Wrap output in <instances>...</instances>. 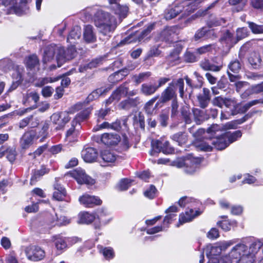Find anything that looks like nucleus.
<instances>
[{"mask_svg":"<svg viewBox=\"0 0 263 263\" xmlns=\"http://www.w3.org/2000/svg\"><path fill=\"white\" fill-rule=\"evenodd\" d=\"M241 65L238 60L232 61L228 65V70L235 74H237L241 69Z\"/></svg>","mask_w":263,"mask_h":263,"instance_id":"50","label":"nucleus"},{"mask_svg":"<svg viewBox=\"0 0 263 263\" xmlns=\"http://www.w3.org/2000/svg\"><path fill=\"white\" fill-rule=\"evenodd\" d=\"M79 201L81 204L86 207H91L95 205H100L102 203L101 200L95 196H90L88 194H84L79 197Z\"/></svg>","mask_w":263,"mask_h":263,"instance_id":"16","label":"nucleus"},{"mask_svg":"<svg viewBox=\"0 0 263 263\" xmlns=\"http://www.w3.org/2000/svg\"><path fill=\"white\" fill-rule=\"evenodd\" d=\"M108 90L107 89H104L103 88L97 89L88 96L85 102H86V103H88L89 102L98 99L100 96L105 93Z\"/></svg>","mask_w":263,"mask_h":263,"instance_id":"41","label":"nucleus"},{"mask_svg":"<svg viewBox=\"0 0 263 263\" xmlns=\"http://www.w3.org/2000/svg\"><path fill=\"white\" fill-rule=\"evenodd\" d=\"M201 213V212L197 210V209L191 208L189 210L187 209L184 213L180 215L179 223L177 224V227H179L180 225L191 221L195 217L200 215Z\"/></svg>","mask_w":263,"mask_h":263,"instance_id":"13","label":"nucleus"},{"mask_svg":"<svg viewBox=\"0 0 263 263\" xmlns=\"http://www.w3.org/2000/svg\"><path fill=\"white\" fill-rule=\"evenodd\" d=\"M81 155L85 162L91 163L97 158L98 152L94 148L87 147L82 150Z\"/></svg>","mask_w":263,"mask_h":263,"instance_id":"21","label":"nucleus"},{"mask_svg":"<svg viewBox=\"0 0 263 263\" xmlns=\"http://www.w3.org/2000/svg\"><path fill=\"white\" fill-rule=\"evenodd\" d=\"M235 243L234 240L227 241L219 242L214 245H208L204 249L206 256L209 258H218L217 257L223 250Z\"/></svg>","mask_w":263,"mask_h":263,"instance_id":"5","label":"nucleus"},{"mask_svg":"<svg viewBox=\"0 0 263 263\" xmlns=\"http://www.w3.org/2000/svg\"><path fill=\"white\" fill-rule=\"evenodd\" d=\"M101 157L103 160L107 163L114 162L117 159L116 154L108 149H105L101 152Z\"/></svg>","mask_w":263,"mask_h":263,"instance_id":"38","label":"nucleus"},{"mask_svg":"<svg viewBox=\"0 0 263 263\" xmlns=\"http://www.w3.org/2000/svg\"><path fill=\"white\" fill-rule=\"evenodd\" d=\"M170 85L173 87L175 90L176 88H178L180 96L182 98L184 94V80L180 78L177 80H174L170 83Z\"/></svg>","mask_w":263,"mask_h":263,"instance_id":"48","label":"nucleus"},{"mask_svg":"<svg viewBox=\"0 0 263 263\" xmlns=\"http://www.w3.org/2000/svg\"><path fill=\"white\" fill-rule=\"evenodd\" d=\"M54 188L55 191L53 194V198L58 201L64 200L66 194L65 189L58 183L54 185Z\"/></svg>","mask_w":263,"mask_h":263,"instance_id":"33","label":"nucleus"},{"mask_svg":"<svg viewBox=\"0 0 263 263\" xmlns=\"http://www.w3.org/2000/svg\"><path fill=\"white\" fill-rule=\"evenodd\" d=\"M69 174L74 178L79 184H93L95 183V180L87 176L84 171L81 168L71 171Z\"/></svg>","mask_w":263,"mask_h":263,"instance_id":"10","label":"nucleus"},{"mask_svg":"<svg viewBox=\"0 0 263 263\" xmlns=\"http://www.w3.org/2000/svg\"><path fill=\"white\" fill-rule=\"evenodd\" d=\"M151 76V72L147 71L142 72L139 74H136L133 76V79L135 82L138 85L143 81L147 79Z\"/></svg>","mask_w":263,"mask_h":263,"instance_id":"54","label":"nucleus"},{"mask_svg":"<svg viewBox=\"0 0 263 263\" xmlns=\"http://www.w3.org/2000/svg\"><path fill=\"white\" fill-rule=\"evenodd\" d=\"M77 54V51L74 45H71L66 50L63 47H59L56 59L58 66L60 67L63 63L74 58Z\"/></svg>","mask_w":263,"mask_h":263,"instance_id":"6","label":"nucleus"},{"mask_svg":"<svg viewBox=\"0 0 263 263\" xmlns=\"http://www.w3.org/2000/svg\"><path fill=\"white\" fill-rule=\"evenodd\" d=\"M120 2V0H108L110 10L118 16L121 22L123 18L126 17L129 9L126 5H121Z\"/></svg>","mask_w":263,"mask_h":263,"instance_id":"8","label":"nucleus"},{"mask_svg":"<svg viewBox=\"0 0 263 263\" xmlns=\"http://www.w3.org/2000/svg\"><path fill=\"white\" fill-rule=\"evenodd\" d=\"M48 172V169L44 167H42L40 170H35L33 173V174L31 177L30 180V183L31 184H34V183L36 181L37 178H39L41 176H43Z\"/></svg>","mask_w":263,"mask_h":263,"instance_id":"52","label":"nucleus"},{"mask_svg":"<svg viewBox=\"0 0 263 263\" xmlns=\"http://www.w3.org/2000/svg\"><path fill=\"white\" fill-rule=\"evenodd\" d=\"M69 223V220H68L65 216H60L59 217L57 214H55V215L53 216V217L52 218V219L50 221V224L52 226L55 225L59 226L66 225Z\"/></svg>","mask_w":263,"mask_h":263,"instance_id":"43","label":"nucleus"},{"mask_svg":"<svg viewBox=\"0 0 263 263\" xmlns=\"http://www.w3.org/2000/svg\"><path fill=\"white\" fill-rule=\"evenodd\" d=\"M248 62L252 68L254 69L260 68L261 65L260 55L257 52L251 53L248 58Z\"/></svg>","mask_w":263,"mask_h":263,"instance_id":"31","label":"nucleus"},{"mask_svg":"<svg viewBox=\"0 0 263 263\" xmlns=\"http://www.w3.org/2000/svg\"><path fill=\"white\" fill-rule=\"evenodd\" d=\"M157 192V189L155 186L151 185L144 193V196L149 199H153Z\"/></svg>","mask_w":263,"mask_h":263,"instance_id":"64","label":"nucleus"},{"mask_svg":"<svg viewBox=\"0 0 263 263\" xmlns=\"http://www.w3.org/2000/svg\"><path fill=\"white\" fill-rule=\"evenodd\" d=\"M39 60L35 55L29 56L26 60V65L30 70L39 69Z\"/></svg>","mask_w":263,"mask_h":263,"instance_id":"36","label":"nucleus"},{"mask_svg":"<svg viewBox=\"0 0 263 263\" xmlns=\"http://www.w3.org/2000/svg\"><path fill=\"white\" fill-rule=\"evenodd\" d=\"M224 105L229 108L233 115L238 112L239 104L235 98H226Z\"/></svg>","mask_w":263,"mask_h":263,"instance_id":"29","label":"nucleus"},{"mask_svg":"<svg viewBox=\"0 0 263 263\" xmlns=\"http://www.w3.org/2000/svg\"><path fill=\"white\" fill-rule=\"evenodd\" d=\"M181 114L186 124H190L192 122V115L187 108L183 107L181 111Z\"/></svg>","mask_w":263,"mask_h":263,"instance_id":"63","label":"nucleus"},{"mask_svg":"<svg viewBox=\"0 0 263 263\" xmlns=\"http://www.w3.org/2000/svg\"><path fill=\"white\" fill-rule=\"evenodd\" d=\"M132 180L128 179H122L118 185V189L120 191H125L131 185Z\"/></svg>","mask_w":263,"mask_h":263,"instance_id":"61","label":"nucleus"},{"mask_svg":"<svg viewBox=\"0 0 263 263\" xmlns=\"http://www.w3.org/2000/svg\"><path fill=\"white\" fill-rule=\"evenodd\" d=\"M152 146L153 150L156 152H162L165 154H172L174 152V149L170 146L167 141L159 140L153 141Z\"/></svg>","mask_w":263,"mask_h":263,"instance_id":"12","label":"nucleus"},{"mask_svg":"<svg viewBox=\"0 0 263 263\" xmlns=\"http://www.w3.org/2000/svg\"><path fill=\"white\" fill-rule=\"evenodd\" d=\"M178 33L179 29L177 26L166 27L161 32L160 39L165 42H174L177 39Z\"/></svg>","mask_w":263,"mask_h":263,"instance_id":"11","label":"nucleus"},{"mask_svg":"<svg viewBox=\"0 0 263 263\" xmlns=\"http://www.w3.org/2000/svg\"><path fill=\"white\" fill-rule=\"evenodd\" d=\"M23 68L19 66H15L13 70L12 77L14 81L21 82L22 81Z\"/></svg>","mask_w":263,"mask_h":263,"instance_id":"55","label":"nucleus"},{"mask_svg":"<svg viewBox=\"0 0 263 263\" xmlns=\"http://www.w3.org/2000/svg\"><path fill=\"white\" fill-rule=\"evenodd\" d=\"M77 125L76 121H72L71 127L67 131L66 134L65 142L70 145H72L73 143L78 140L79 131L76 129Z\"/></svg>","mask_w":263,"mask_h":263,"instance_id":"18","label":"nucleus"},{"mask_svg":"<svg viewBox=\"0 0 263 263\" xmlns=\"http://www.w3.org/2000/svg\"><path fill=\"white\" fill-rule=\"evenodd\" d=\"M140 103V99L138 97L135 98H128L120 102L119 106L122 109L128 110L137 107Z\"/></svg>","mask_w":263,"mask_h":263,"instance_id":"28","label":"nucleus"},{"mask_svg":"<svg viewBox=\"0 0 263 263\" xmlns=\"http://www.w3.org/2000/svg\"><path fill=\"white\" fill-rule=\"evenodd\" d=\"M158 89L156 85L149 83H144L141 85V92L145 96H150L154 94Z\"/></svg>","mask_w":263,"mask_h":263,"instance_id":"39","label":"nucleus"},{"mask_svg":"<svg viewBox=\"0 0 263 263\" xmlns=\"http://www.w3.org/2000/svg\"><path fill=\"white\" fill-rule=\"evenodd\" d=\"M90 113V109L87 108L85 110H82L79 113L76 117V118L72 120L75 121L76 124L85 119H86Z\"/></svg>","mask_w":263,"mask_h":263,"instance_id":"56","label":"nucleus"},{"mask_svg":"<svg viewBox=\"0 0 263 263\" xmlns=\"http://www.w3.org/2000/svg\"><path fill=\"white\" fill-rule=\"evenodd\" d=\"M83 36L85 41L88 43H92L96 40V36L91 25H87L85 27Z\"/></svg>","mask_w":263,"mask_h":263,"instance_id":"34","label":"nucleus"},{"mask_svg":"<svg viewBox=\"0 0 263 263\" xmlns=\"http://www.w3.org/2000/svg\"><path fill=\"white\" fill-rule=\"evenodd\" d=\"M211 141V143L218 150L224 149L229 145L224 134L219 137L213 138Z\"/></svg>","mask_w":263,"mask_h":263,"instance_id":"24","label":"nucleus"},{"mask_svg":"<svg viewBox=\"0 0 263 263\" xmlns=\"http://www.w3.org/2000/svg\"><path fill=\"white\" fill-rule=\"evenodd\" d=\"M35 136V133L33 131L25 133L20 141L21 146L22 148L26 149L28 148L32 144Z\"/></svg>","mask_w":263,"mask_h":263,"instance_id":"26","label":"nucleus"},{"mask_svg":"<svg viewBox=\"0 0 263 263\" xmlns=\"http://www.w3.org/2000/svg\"><path fill=\"white\" fill-rule=\"evenodd\" d=\"M229 3L231 5H236L237 11L242 10L247 3V0H229Z\"/></svg>","mask_w":263,"mask_h":263,"instance_id":"62","label":"nucleus"},{"mask_svg":"<svg viewBox=\"0 0 263 263\" xmlns=\"http://www.w3.org/2000/svg\"><path fill=\"white\" fill-rule=\"evenodd\" d=\"M201 162L200 158L189 156L174 162V165L178 168H183L184 172L186 174H193L197 171Z\"/></svg>","mask_w":263,"mask_h":263,"instance_id":"4","label":"nucleus"},{"mask_svg":"<svg viewBox=\"0 0 263 263\" xmlns=\"http://www.w3.org/2000/svg\"><path fill=\"white\" fill-rule=\"evenodd\" d=\"M200 2V0H186L182 4L176 5L166 10L165 18L167 20H171L181 12V17H186L197 8Z\"/></svg>","mask_w":263,"mask_h":263,"instance_id":"3","label":"nucleus"},{"mask_svg":"<svg viewBox=\"0 0 263 263\" xmlns=\"http://www.w3.org/2000/svg\"><path fill=\"white\" fill-rule=\"evenodd\" d=\"M98 248L100 250L104 257L108 260L112 259L115 256V253L114 250L111 247H103L101 246H99Z\"/></svg>","mask_w":263,"mask_h":263,"instance_id":"44","label":"nucleus"},{"mask_svg":"<svg viewBox=\"0 0 263 263\" xmlns=\"http://www.w3.org/2000/svg\"><path fill=\"white\" fill-rule=\"evenodd\" d=\"M101 142L108 146L116 145L121 140L120 136L115 133H105L101 135Z\"/></svg>","mask_w":263,"mask_h":263,"instance_id":"17","label":"nucleus"},{"mask_svg":"<svg viewBox=\"0 0 263 263\" xmlns=\"http://www.w3.org/2000/svg\"><path fill=\"white\" fill-rule=\"evenodd\" d=\"M54 241L55 247L58 250L62 251L66 248L67 243L64 238L56 237Z\"/></svg>","mask_w":263,"mask_h":263,"instance_id":"57","label":"nucleus"},{"mask_svg":"<svg viewBox=\"0 0 263 263\" xmlns=\"http://www.w3.org/2000/svg\"><path fill=\"white\" fill-rule=\"evenodd\" d=\"M220 42L223 44H226L228 47L231 48L237 43V40L230 31L227 30L222 34Z\"/></svg>","mask_w":263,"mask_h":263,"instance_id":"25","label":"nucleus"},{"mask_svg":"<svg viewBox=\"0 0 263 263\" xmlns=\"http://www.w3.org/2000/svg\"><path fill=\"white\" fill-rule=\"evenodd\" d=\"M51 120L54 124L58 125L57 128H61L69 121L70 118L67 112H61L53 114L51 116Z\"/></svg>","mask_w":263,"mask_h":263,"instance_id":"14","label":"nucleus"},{"mask_svg":"<svg viewBox=\"0 0 263 263\" xmlns=\"http://www.w3.org/2000/svg\"><path fill=\"white\" fill-rule=\"evenodd\" d=\"M216 46L215 44H209L203 46L196 50V53L199 54H203L208 52L215 50Z\"/></svg>","mask_w":263,"mask_h":263,"instance_id":"53","label":"nucleus"},{"mask_svg":"<svg viewBox=\"0 0 263 263\" xmlns=\"http://www.w3.org/2000/svg\"><path fill=\"white\" fill-rule=\"evenodd\" d=\"M233 260L236 263H253L252 255L246 245L239 243L235 245L228 255L221 257L219 263H232Z\"/></svg>","mask_w":263,"mask_h":263,"instance_id":"2","label":"nucleus"},{"mask_svg":"<svg viewBox=\"0 0 263 263\" xmlns=\"http://www.w3.org/2000/svg\"><path fill=\"white\" fill-rule=\"evenodd\" d=\"M249 32L246 27L239 28L236 30V40L237 42L241 40L249 35Z\"/></svg>","mask_w":263,"mask_h":263,"instance_id":"59","label":"nucleus"},{"mask_svg":"<svg viewBox=\"0 0 263 263\" xmlns=\"http://www.w3.org/2000/svg\"><path fill=\"white\" fill-rule=\"evenodd\" d=\"M59 49V47L55 45L47 46L44 50L43 62L46 63L51 61L53 59L54 54L57 53V55L58 54Z\"/></svg>","mask_w":263,"mask_h":263,"instance_id":"27","label":"nucleus"},{"mask_svg":"<svg viewBox=\"0 0 263 263\" xmlns=\"http://www.w3.org/2000/svg\"><path fill=\"white\" fill-rule=\"evenodd\" d=\"M25 254L27 258L31 261H37L43 259L45 256L44 250L38 246H32L26 248Z\"/></svg>","mask_w":263,"mask_h":263,"instance_id":"9","label":"nucleus"},{"mask_svg":"<svg viewBox=\"0 0 263 263\" xmlns=\"http://www.w3.org/2000/svg\"><path fill=\"white\" fill-rule=\"evenodd\" d=\"M39 96L36 92H31L27 93L24 97L23 103L24 104L26 105L27 103H29L31 101H33L35 103V105L33 106H34L39 101Z\"/></svg>","mask_w":263,"mask_h":263,"instance_id":"46","label":"nucleus"},{"mask_svg":"<svg viewBox=\"0 0 263 263\" xmlns=\"http://www.w3.org/2000/svg\"><path fill=\"white\" fill-rule=\"evenodd\" d=\"M211 34L213 33V31L209 30V31L207 30V29L203 27L200 29H198L196 32L195 34L194 35V39L195 41H198L203 37H204L206 33Z\"/></svg>","mask_w":263,"mask_h":263,"instance_id":"60","label":"nucleus"},{"mask_svg":"<svg viewBox=\"0 0 263 263\" xmlns=\"http://www.w3.org/2000/svg\"><path fill=\"white\" fill-rule=\"evenodd\" d=\"M129 70L127 68H125L115 72L114 74L110 76L109 79L110 81L115 79V81L117 82L122 79L123 78L127 76Z\"/></svg>","mask_w":263,"mask_h":263,"instance_id":"51","label":"nucleus"},{"mask_svg":"<svg viewBox=\"0 0 263 263\" xmlns=\"http://www.w3.org/2000/svg\"><path fill=\"white\" fill-rule=\"evenodd\" d=\"M154 28V25L151 24L149 25L146 29L143 30L141 32L140 37L137 39L138 35H130L125 38L124 40L121 41L120 43L121 45L124 44H128L132 43H135L137 41H140L141 39L143 38L144 36H146Z\"/></svg>","mask_w":263,"mask_h":263,"instance_id":"15","label":"nucleus"},{"mask_svg":"<svg viewBox=\"0 0 263 263\" xmlns=\"http://www.w3.org/2000/svg\"><path fill=\"white\" fill-rule=\"evenodd\" d=\"M217 224L224 231H230L231 228L236 227V221L224 219L217 222Z\"/></svg>","mask_w":263,"mask_h":263,"instance_id":"45","label":"nucleus"},{"mask_svg":"<svg viewBox=\"0 0 263 263\" xmlns=\"http://www.w3.org/2000/svg\"><path fill=\"white\" fill-rule=\"evenodd\" d=\"M249 27L254 34L263 33V25H259L253 22H248Z\"/></svg>","mask_w":263,"mask_h":263,"instance_id":"58","label":"nucleus"},{"mask_svg":"<svg viewBox=\"0 0 263 263\" xmlns=\"http://www.w3.org/2000/svg\"><path fill=\"white\" fill-rule=\"evenodd\" d=\"M192 112L194 121L197 124H200L203 121L209 119V116L206 114L205 111L198 108H193Z\"/></svg>","mask_w":263,"mask_h":263,"instance_id":"30","label":"nucleus"},{"mask_svg":"<svg viewBox=\"0 0 263 263\" xmlns=\"http://www.w3.org/2000/svg\"><path fill=\"white\" fill-rule=\"evenodd\" d=\"M197 99L200 107L206 108L211 100L210 91L208 88H203L202 93L197 96Z\"/></svg>","mask_w":263,"mask_h":263,"instance_id":"22","label":"nucleus"},{"mask_svg":"<svg viewBox=\"0 0 263 263\" xmlns=\"http://www.w3.org/2000/svg\"><path fill=\"white\" fill-rule=\"evenodd\" d=\"M172 139L181 145L187 142V136L185 133L179 132L173 135Z\"/></svg>","mask_w":263,"mask_h":263,"instance_id":"49","label":"nucleus"},{"mask_svg":"<svg viewBox=\"0 0 263 263\" xmlns=\"http://www.w3.org/2000/svg\"><path fill=\"white\" fill-rule=\"evenodd\" d=\"M178 203L181 207H186L188 209H197V207L200 204V203L195 199L187 196L181 197L179 200Z\"/></svg>","mask_w":263,"mask_h":263,"instance_id":"23","label":"nucleus"},{"mask_svg":"<svg viewBox=\"0 0 263 263\" xmlns=\"http://www.w3.org/2000/svg\"><path fill=\"white\" fill-rule=\"evenodd\" d=\"M81 35V29L79 26H74L69 35L67 36V42L71 44H74L76 43V41L79 40Z\"/></svg>","mask_w":263,"mask_h":263,"instance_id":"32","label":"nucleus"},{"mask_svg":"<svg viewBox=\"0 0 263 263\" xmlns=\"http://www.w3.org/2000/svg\"><path fill=\"white\" fill-rule=\"evenodd\" d=\"M263 246V239H254L250 245L248 250L250 251L252 255L253 261L254 260V257L255 254L259 250V249Z\"/></svg>","mask_w":263,"mask_h":263,"instance_id":"35","label":"nucleus"},{"mask_svg":"<svg viewBox=\"0 0 263 263\" xmlns=\"http://www.w3.org/2000/svg\"><path fill=\"white\" fill-rule=\"evenodd\" d=\"M217 65L212 64L208 59H204L200 62V66L205 71L218 72L222 69L223 64L222 62L217 63Z\"/></svg>","mask_w":263,"mask_h":263,"instance_id":"20","label":"nucleus"},{"mask_svg":"<svg viewBox=\"0 0 263 263\" xmlns=\"http://www.w3.org/2000/svg\"><path fill=\"white\" fill-rule=\"evenodd\" d=\"M224 134L229 143V144L236 141L242 136V133L240 130H236L233 133L226 132L224 133Z\"/></svg>","mask_w":263,"mask_h":263,"instance_id":"47","label":"nucleus"},{"mask_svg":"<svg viewBox=\"0 0 263 263\" xmlns=\"http://www.w3.org/2000/svg\"><path fill=\"white\" fill-rule=\"evenodd\" d=\"M110 13L98 10L95 14V24L99 32L107 37H110L120 23Z\"/></svg>","mask_w":263,"mask_h":263,"instance_id":"1","label":"nucleus"},{"mask_svg":"<svg viewBox=\"0 0 263 263\" xmlns=\"http://www.w3.org/2000/svg\"><path fill=\"white\" fill-rule=\"evenodd\" d=\"M182 50L180 47H177L173 49L167 58L168 62L172 65L176 64L179 61V55Z\"/></svg>","mask_w":263,"mask_h":263,"instance_id":"37","label":"nucleus"},{"mask_svg":"<svg viewBox=\"0 0 263 263\" xmlns=\"http://www.w3.org/2000/svg\"><path fill=\"white\" fill-rule=\"evenodd\" d=\"M79 222L83 224H89L92 222L95 218L93 215L88 212H82L79 214Z\"/></svg>","mask_w":263,"mask_h":263,"instance_id":"42","label":"nucleus"},{"mask_svg":"<svg viewBox=\"0 0 263 263\" xmlns=\"http://www.w3.org/2000/svg\"><path fill=\"white\" fill-rule=\"evenodd\" d=\"M103 59V58L100 57L93 60L88 64L81 65L79 68V71L83 72L88 69H91L98 66L102 62Z\"/></svg>","mask_w":263,"mask_h":263,"instance_id":"40","label":"nucleus"},{"mask_svg":"<svg viewBox=\"0 0 263 263\" xmlns=\"http://www.w3.org/2000/svg\"><path fill=\"white\" fill-rule=\"evenodd\" d=\"M126 85V83H124L114 91L110 97L106 100V104H110L114 101H118L121 97H124L127 95L133 96L137 93V91L135 90L128 92V89Z\"/></svg>","mask_w":263,"mask_h":263,"instance_id":"7","label":"nucleus"},{"mask_svg":"<svg viewBox=\"0 0 263 263\" xmlns=\"http://www.w3.org/2000/svg\"><path fill=\"white\" fill-rule=\"evenodd\" d=\"M177 94L175 92V89L170 85L169 84L168 86L162 92L160 99L157 103H166L171 100H173L176 99Z\"/></svg>","mask_w":263,"mask_h":263,"instance_id":"19","label":"nucleus"}]
</instances>
